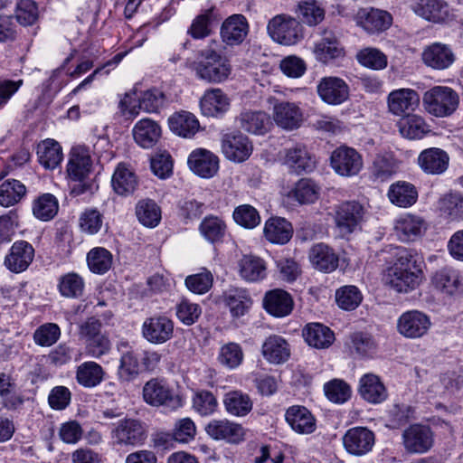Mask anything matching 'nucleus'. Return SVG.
<instances>
[{
	"label": "nucleus",
	"mask_w": 463,
	"mask_h": 463,
	"mask_svg": "<svg viewBox=\"0 0 463 463\" xmlns=\"http://www.w3.org/2000/svg\"><path fill=\"white\" fill-rule=\"evenodd\" d=\"M422 264L415 251L406 248L400 249L394 262L386 270V284L399 293L414 290L424 279Z\"/></svg>",
	"instance_id": "nucleus-1"
},
{
	"label": "nucleus",
	"mask_w": 463,
	"mask_h": 463,
	"mask_svg": "<svg viewBox=\"0 0 463 463\" xmlns=\"http://www.w3.org/2000/svg\"><path fill=\"white\" fill-rule=\"evenodd\" d=\"M194 70L200 79L217 83L225 80L232 71L229 61L212 46L200 52Z\"/></svg>",
	"instance_id": "nucleus-2"
},
{
	"label": "nucleus",
	"mask_w": 463,
	"mask_h": 463,
	"mask_svg": "<svg viewBox=\"0 0 463 463\" xmlns=\"http://www.w3.org/2000/svg\"><path fill=\"white\" fill-rule=\"evenodd\" d=\"M79 336L84 342L86 354L99 359L111 350L109 335L102 331L101 322L91 317L80 325Z\"/></svg>",
	"instance_id": "nucleus-3"
},
{
	"label": "nucleus",
	"mask_w": 463,
	"mask_h": 463,
	"mask_svg": "<svg viewBox=\"0 0 463 463\" xmlns=\"http://www.w3.org/2000/svg\"><path fill=\"white\" fill-rule=\"evenodd\" d=\"M422 102L425 110L430 115L445 118L456 111L459 104V97L449 87L435 86L424 93Z\"/></svg>",
	"instance_id": "nucleus-4"
},
{
	"label": "nucleus",
	"mask_w": 463,
	"mask_h": 463,
	"mask_svg": "<svg viewBox=\"0 0 463 463\" xmlns=\"http://www.w3.org/2000/svg\"><path fill=\"white\" fill-rule=\"evenodd\" d=\"M147 437L146 424L133 418L119 420L110 432L112 444L120 448L140 447L145 444Z\"/></svg>",
	"instance_id": "nucleus-5"
},
{
	"label": "nucleus",
	"mask_w": 463,
	"mask_h": 463,
	"mask_svg": "<svg viewBox=\"0 0 463 463\" xmlns=\"http://www.w3.org/2000/svg\"><path fill=\"white\" fill-rule=\"evenodd\" d=\"M364 214V206L355 201L344 202L335 206L334 222L339 235L345 238L361 230Z\"/></svg>",
	"instance_id": "nucleus-6"
},
{
	"label": "nucleus",
	"mask_w": 463,
	"mask_h": 463,
	"mask_svg": "<svg viewBox=\"0 0 463 463\" xmlns=\"http://www.w3.org/2000/svg\"><path fill=\"white\" fill-rule=\"evenodd\" d=\"M267 30L277 43L290 46L297 44L304 37L299 21L287 14H278L269 20Z\"/></svg>",
	"instance_id": "nucleus-7"
},
{
	"label": "nucleus",
	"mask_w": 463,
	"mask_h": 463,
	"mask_svg": "<svg viewBox=\"0 0 463 463\" xmlns=\"http://www.w3.org/2000/svg\"><path fill=\"white\" fill-rule=\"evenodd\" d=\"M143 399L151 406H165L175 410L183 406L182 398L177 395L169 384L158 378L147 381L143 386Z\"/></svg>",
	"instance_id": "nucleus-8"
},
{
	"label": "nucleus",
	"mask_w": 463,
	"mask_h": 463,
	"mask_svg": "<svg viewBox=\"0 0 463 463\" xmlns=\"http://www.w3.org/2000/svg\"><path fill=\"white\" fill-rule=\"evenodd\" d=\"M430 317L424 312L412 309L403 312L397 319V332L408 339H419L428 335Z\"/></svg>",
	"instance_id": "nucleus-9"
},
{
	"label": "nucleus",
	"mask_w": 463,
	"mask_h": 463,
	"mask_svg": "<svg viewBox=\"0 0 463 463\" xmlns=\"http://www.w3.org/2000/svg\"><path fill=\"white\" fill-rule=\"evenodd\" d=\"M330 165L337 175L352 177L360 173L364 162L362 156L354 148L342 146L332 152Z\"/></svg>",
	"instance_id": "nucleus-10"
},
{
	"label": "nucleus",
	"mask_w": 463,
	"mask_h": 463,
	"mask_svg": "<svg viewBox=\"0 0 463 463\" xmlns=\"http://www.w3.org/2000/svg\"><path fill=\"white\" fill-rule=\"evenodd\" d=\"M272 100H275L272 109V118L279 128L291 131L301 127L304 121V113L298 103L269 99L270 103Z\"/></svg>",
	"instance_id": "nucleus-11"
},
{
	"label": "nucleus",
	"mask_w": 463,
	"mask_h": 463,
	"mask_svg": "<svg viewBox=\"0 0 463 463\" xmlns=\"http://www.w3.org/2000/svg\"><path fill=\"white\" fill-rule=\"evenodd\" d=\"M420 98L418 91L410 88L392 90L386 99L388 112L395 117L407 115L420 106Z\"/></svg>",
	"instance_id": "nucleus-12"
},
{
	"label": "nucleus",
	"mask_w": 463,
	"mask_h": 463,
	"mask_svg": "<svg viewBox=\"0 0 463 463\" xmlns=\"http://www.w3.org/2000/svg\"><path fill=\"white\" fill-rule=\"evenodd\" d=\"M318 97L328 105H340L349 98V86L339 77H323L317 83Z\"/></svg>",
	"instance_id": "nucleus-13"
},
{
	"label": "nucleus",
	"mask_w": 463,
	"mask_h": 463,
	"mask_svg": "<svg viewBox=\"0 0 463 463\" xmlns=\"http://www.w3.org/2000/svg\"><path fill=\"white\" fill-rule=\"evenodd\" d=\"M222 150L227 159L241 163L250 156L253 145L247 136L239 131L232 132L223 136Z\"/></svg>",
	"instance_id": "nucleus-14"
},
{
	"label": "nucleus",
	"mask_w": 463,
	"mask_h": 463,
	"mask_svg": "<svg viewBox=\"0 0 463 463\" xmlns=\"http://www.w3.org/2000/svg\"><path fill=\"white\" fill-rule=\"evenodd\" d=\"M218 302L229 309L232 318L245 316L252 306V298L244 288L230 287L219 297Z\"/></svg>",
	"instance_id": "nucleus-15"
},
{
	"label": "nucleus",
	"mask_w": 463,
	"mask_h": 463,
	"mask_svg": "<svg viewBox=\"0 0 463 463\" xmlns=\"http://www.w3.org/2000/svg\"><path fill=\"white\" fill-rule=\"evenodd\" d=\"M374 442V433L365 427L351 428L343 437L345 449L354 456L367 454L372 450Z\"/></svg>",
	"instance_id": "nucleus-16"
},
{
	"label": "nucleus",
	"mask_w": 463,
	"mask_h": 463,
	"mask_svg": "<svg viewBox=\"0 0 463 463\" xmlns=\"http://www.w3.org/2000/svg\"><path fill=\"white\" fill-rule=\"evenodd\" d=\"M206 434L214 440H225L238 444L244 439V429L239 423L228 419H214L210 420L205 428Z\"/></svg>",
	"instance_id": "nucleus-17"
},
{
	"label": "nucleus",
	"mask_w": 463,
	"mask_h": 463,
	"mask_svg": "<svg viewBox=\"0 0 463 463\" xmlns=\"http://www.w3.org/2000/svg\"><path fill=\"white\" fill-rule=\"evenodd\" d=\"M403 445L409 453H425L433 445V434L429 426L413 424L402 434Z\"/></svg>",
	"instance_id": "nucleus-18"
},
{
	"label": "nucleus",
	"mask_w": 463,
	"mask_h": 463,
	"mask_svg": "<svg viewBox=\"0 0 463 463\" xmlns=\"http://www.w3.org/2000/svg\"><path fill=\"white\" fill-rule=\"evenodd\" d=\"M174 323L165 316L146 318L142 326L143 336L152 344H163L172 338Z\"/></svg>",
	"instance_id": "nucleus-19"
},
{
	"label": "nucleus",
	"mask_w": 463,
	"mask_h": 463,
	"mask_svg": "<svg viewBox=\"0 0 463 463\" xmlns=\"http://www.w3.org/2000/svg\"><path fill=\"white\" fill-rule=\"evenodd\" d=\"M354 19L357 25L370 33L385 31L392 23V17L388 12L374 8L359 9Z\"/></svg>",
	"instance_id": "nucleus-20"
},
{
	"label": "nucleus",
	"mask_w": 463,
	"mask_h": 463,
	"mask_svg": "<svg viewBox=\"0 0 463 463\" xmlns=\"http://www.w3.org/2000/svg\"><path fill=\"white\" fill-rule=\"evenodd\" d=\"M34 258V249L26 241H15L9 253L5 258V266L12 272L20 273L24 271Z\"/></svg>",
	"instance_id": "nucleus-21"
},
{
	"label": "nucleus",
	"mask_w": 463,
	"mask_h": 463,
	"mask_svg": "<svg viewBox=\"0 0 463 463\" xmlns=\"http://www.w3.org/2000/svg\"><path fill=\"white\" fill-rule=\"evenodd\" d=\"M91 167L92 160L89 149L82 146H74L67 164L68 176L73 181H83L89 176Z\"/></svg>",
	"instance_id": "nucleus-22"
},
{
	"label": "nucleus",
	"mask_w": 463,
	"mask_h": 463,
	"mask_svg": "<svg viewBox=\"0 0 463 463\" xmlns=\"http://www.w3.org/2000/svg\"><path fill=\"white\" fill-rule=\"evenodd\" d=\"M283 164L299 175L312 171L316 161L305 146L298 144L284 150Z\"/></svg>",
	"instance_id": "nucleus-23"
},
{
	"label": "nucleus",
	"mask_w": 463,
	"mask_h": 463,
	"mask_svg": "<svg viewBox=\"0 0 463 463\" xmlns=\"http://www.w3.org/2000/svg\"><path fill=\"white\" fill-rule=\"evenodd\" d=\"M411 9L417 15L433 23L445 22L450 17L449 6L444 0H416Z\"/></svg>",
	"instance_id": "nucleus-24"
},
{
	"label": "nucleus",
	"mask_w": 463,
	"mask_h": 463,
	"mask_svg": "<svg viewBox=\"0 0 463 463\" xmlns=\"http://www.w3.org/2000/svg\"><path fill=\"white\" fill-rule=\"evenodd\" d=\"M236 121L241 129L254 135H264L272 127L269 115L261 110H243Z\"/></svg>",
	"instance_id": "nucleus-25"
},
{
	"label": "nucleus",
	"mask_w": 463,
	"mask_h": 463,
	"mask_svg": "<svg viewBox=\"0 0 463 463\" xmlns=\"http://www.w3.org/2000/svg\"><path fill=\"white\" fill-rule=\"evenodd\" d=\"M249 33V24L242 14H232L222 24L221 37L227 45H239Z\"/></svg>",
	"instance_id": "nucleus-26"
},
{
	"label": "nucleus",
	"mask_w": 463,
	"mask_h": 463,
	"mask_svg": "<svg viewBox=\"0 0 463 463\" xmlns=\"http://www.w3.org/2000/svg\"><path fill=\"white\" fill-rule=\"evenodd\" d=\"M190 169L197 175L203 178L213 176L219 168V159L212 152L206 149H196L188 157Z\"/></svg>",
	"instance_id": "nucleus-27"
},
{
	"label": "nucleus",
	"mask_w": 463,
	"mask_h": 463,
	"mask_svg": "<svg viewBox=\"0 0 463 463\" xmlns=\"http://www.w3.org/2000/svg\"><path fill=\"white\" fill-rule=\"evenodd\" d=\"M314 53L317 60L322 63H328L345 55L344 47L335 35L329 31H325L321 40L315 44Z\"/></svg>",
	"instance_id": "nucleus-28"
},
{
	"label": "nucleus",
	"mask_w": 463,
	"mask_h": 463,
	"mask_svg": "<svg viewBox=\"0 0 463 463\" xmlns=\"http://www.w3.org/2000/svg\"><path fill=\"white\" fill-rule=\"evenodd\" d=\"M427 229L426 222L420 216L405 213L394 222V230L402 241H414L421 236Z\"/></svg>",
	"instance_id": "nucleus-29"
},
{
	"label": "nucleus",
	"mask_w": 463,
	"mask_h": 463,
	"mask_svg": "<svg viewBox=\"0 0 463 463\" xmlns=\"http://www.w3.org/2000/svg\"><path fill=\"white\" fill-rule=\"evenodd\" d=\"M312 266L319 271L329 273L338 267L339 258L327 244L323 242L313 245L308 253Z\"/></svg>",
	"instance_id": "nucleus-30"
},
{
	"label": "nucleus",
	"mask_w": 463,
	"mask_h": 463,
	"mask_svg": "<svg viewBox=\"0 0 463 463\" xmlns=\"http://www.w3.org/2000/svg\"><path fill=\"white\" fill-rule=\"evenodd\" d=\"M449 155L442 149L430 147L421 151L418 156V165L420 169L430 175H439L449 166Z\"/></svg>",
	"instance_id": "nucleus-31"
},
{
	"label": "nucleus",
	"mask_w": 463,
	"mask_h": 463,
	"mask_svg": "<svg viewBox=\"0 0 463 463\" xmlns=\"http://www.w3.org/2000/svg\"><path fill=\"white\" fill-rule=\"evenodd\" d=\"M287 422L298 433L310 434L316 430V419L306 407L294 405L286 411Z\"/></svg>",
	"instance_id": "nucleus-32"
},
{
	"label": "nucleus",
	"mask_w": 463,
	"mask_h": 463,
	"mask_svg": "<svg viewBox=\"0 0 463 463\" xmlns=\"http://www.w3.org/2000/svg\"><path fill=\"white\" fill-rule=\"evenodd\" d=\"M400 134L411 140L421 139L430 132V127L425 118L414 113L401 117L397 123Z\"/></svg>",
	"instance_id": "nucleus-33"
},
{
	"label": "nucleus",
	"mask_w": 463,
	"mask_h": 463,
	"mask_svg": "<svg viewBox=\"0 0 463 463\" xmlns=\"http://www.w3.org/2000/svg\"><path fill=\"white\" fill-rule=\"evenodd\" d=\"M387 196L393 205L409 208L416 203L419 193L413 184L406 181H397L389 186Z\"/></svg>",
	"instance_id": "nucleus-34"
},
{
	"label": "nucleus",
	"mask_w": 463,
	"mask_h": 463,
	"mask_svg": "<svg viewBox=\"0 0 463 463\" xmlns=\"http://www.w3.org/2000/svg\"><path fill=\"white\" fill-rule=\"evenodd\" d=\"M454 59L451 49L448 45L439 43L428 46L422 52L424 63L435 70L449 68L453 63Z\"/></svg>",
	"instance_id": "nucleus-35"
},
{
	"label": "nucleus",
	"mask_w": 463,
	"mask_h": 463,
	"mask_svg": "<svg viewBox=\"0 0 463 463\" xmlns=\"http://www.w3.org/2000/svg\"><path fill=\"white\" fill-rule=\"evenodd\" d=\"M201 110L207 117H218L230 108V99L221 89H211L200 100Z\"/></svg>",
	"instance_id": "nucleus-36"
},
{
	"label": "nucleus",
	"mask_w": 463,
	"mask_h": 463,
	"mask_svg": "<svg viewBox=\"0 0 463 463\" xmlns=\"http://www.w3.org/2000/svg\"><path fill=\"white\" fill-rule=\"evenodd\" d=\"M263 232L270 243L284 245L292 238L293 227L285 218L271 217L266 221Z\"/></svg>",
	"instance_id": "nucleus-37"
},
{
	"label": "nucleus",
	"mask_w": 463,
	"mask_h": 463,
	"mask_svg": "<svg viewBox=\"0 0 463 463\" xmlns=\"http://www.w3.org/2000/svg\"><path fill=\"white\" fill-rule=\"evenodd\" d=\"M263 306L268 313L274 317H283L293 309L290 295L282 289H273L266 293Z\"/></svg>",
	"instance_id": "nucleus-38"
},
{
	"label": "nucleus",
	"mask_w": 463,
	"mask_h": 463,
	"mask_svg": "<svg viewBox=\"0 0 463 463\" xmlns=\"http://www.w3.org/2000/svg\"><path fill=\"white\" fill-rule=\"evenodd\" d=\"M359 393L371 403H381L387 398V391L379 376L373 373L363 375L359 381Z\"/></svg>",
	"instance_id": "nucleus-39"
},
{
	"label": "nucleus",
	"mask_w": 463,
	"mask_h": 463,
	"mask_svg": "<svg viewBox=\"0 0 463 463\" xmlns=\"http://www.w3.org/2000/svg\"><path fill=\"white\" fill-rule=\"evenodd\" d=\"M133 137L137 145L144 148L154 146L161 136V128L150 118H143L133 128Z\"/></svg>",
	"instance_id": "nucleus-40"
},
{
	"label": "nucleus",
	"mask_w": 463,
	"mask_h": 463,
	"mask_svg": "<svg viewBox=\"0 0 463 463\" xmlns=\"http://www.w3.org/2000/svg\"><path fill=\"white\" fill-rule=\"evenodd\" d=\"M261 351L264 358L275 364L285 363L290 356L289 345L277 335H270L265 340Z\"/></svg>",
	"instance_id": "nucleus-41"
},
{
	"label": "nucleus",
	"mask_w": 463,
	"mask_h": 463,
	"mask_svg": "<svg viewBox=\"0 0 463 463\" xmlns=\"http://www.w3.org/2000/svg\"><path fill=\"white\" fill-rule=\"evenodd\" d=\"M266 263L260 257L244 255L238 261L240 277L248 282H257L266 278Z\"/></svg>",
	"instance_id": "nucleus-42"
},
{
	"label": "nucleus",
	"mask_w": 463,
	"mask_h": 463,
	"mask_svg": "<svg viewBox=\"0 0 463 463\" xmlns=\"http://www.w3.org/2000/svg\"><path fill=\"white\" fill-rule=\"evenodd\" d=\"M303 336L310 346L317 349L328 348L335 340L334 332L320 323L307 324L303 329Z\"/></svg>",
	"instance_id": "nucleus-43"
},
{
	"label": "nucleus",
	"mask_w": 463,
	"mask_h": 463,
	"mask_svg": "<svg viewBox=\"0 0 463 463\" xmlns=\"http://www.w3.org/2000/svg\"><path fill=\"white\" fill-rule=\"evenodd\" d=\"M171 131L183 137H192L199 130L200 125L196 117L191 112L180 111L168 119Z\"/></svg>",
	"instance_id": "nucleus-44"
},
{
	"label": "nucleus",
	"mask_w": 463,
	"mask_h": 463,
	"mask_svg": "<svg viewBox=\"0 0 463 463\" xmlns=\"http://www.w3.org/2000/svg\"><path fill=\"white\" fill-rule=\"evenodd\" d=\"M105 375L103 367L94 361L84 362L76 369L77 383L85 388L98 386L103 382Z\"/></svg>",
	"instance_id": "nucleus-45"
},
{
	"label": "nucleus",
	"mask_w": 463,
	"mask_h": 463,
	"mask_svg": "<svg viewBox=\"0 0 463 463\" xmlns=\"http://www.w3.org/2000/svg\"><path fill=\"white\" fill-rule=\"evenodd\" d=\"M223 404L226 411L236 417L246 416L252 410V401L241 391H230L224 394Z\"/></svg>",
	"instance_id": "nucleus-46"
},
{
	"label": "nucleus",
	"mask_w": 463,
	"mask_h": 463,
	"mask_svg": "<svg viewBox=\"0 0 463 463\" xmlns=\"http://www.w3.org/2000/svg\"><path fill=\"white\" fill-rule=\"evenodd\" d=\"M111 184L118 194L128 195L136 190L137 179L135 173L126 165L119 164L112 175Z\"/></svg>",
	"instance_id": "nucleus-47"
},
{
	"label": "nucleus",
	"mask_w": 463,
	"mask_h": 463,
	"mask_svg": "<svg viewBox=\"0 0 463 463\" xmlns=\"http://www.w3.org/2000/svg\"><path fill=\"white\" fill-rule=\"evenodd\" d=\"M320 187L309 178H301L289 191L288 197L299 204L315 203L319 196Z\"/></svg>",
	"instance_id": "nucleus-48"
},
{
	"label": "nucleus",
	"mask_w": 463,
	"mask_h": 463,
	"mask_svg": "<svg viewBox=\"0 0 463 463\" xmlns=\"http://www.w3.org/2000/svg\"><path fill=\"white\" fill-rule=\"evenodd\" d=\"M37 156L43 166L53 169L60 165L62 159V150L57 141L45 139L38 145Z\"/></svg>",
	"instance_id": "nucleus-49"
},
{
	"label": "nucleus",
	"mask_w": 463,
	"mask_h": 463,
	"mask_svg": "<svg viewBox=\"0 0 463 463\" xmlns=\"http://www.w3.org/2000/svg\"><path fill=\"white\" fill-rule=\"evenodd\" d=\"M139 354L132 349L122 352L118 375L122 382H131L137 377L140 373Z\"/></svg>",
	"instance_id": "nucleus-50"
},
{
	"label": "nucleus",
	"mask_w": 463,
	"mask_h": 463,
	"mask_svg": "<svg viewBox=\"0 0 463 463\" xmlns=\"http://www.w3.org/2000/svg\"><path fill=\"white\" fill-rule=\"evenodd\" d=\"M432 284L438 290L447 295L458 293L462 287L458 272L449 269L437 271L432 277Z\"/></svg>",
	"instance_id": "nucleus-51"
},
{
	"label": "nucleus",
	"mask_w": 463,
	"mask_h": 463,
	"mask_svg": "<svg viewBox=\"0 0 463 463\" xmlns=\"http://www.w3.org/2000/svg\"><path fill=\"white\" fill-rule=\"evenodd\" d=\"M298 17L309 26H315L325 18V9L317 0L298 2L296 9Z\"/></svg>",
	"instance_id": "nucleus-52"
},
{
	"label": "nucleus",
	"mask_w": 463,
	"mask_h": 463,
	"mask_svg": "<svg viewBox=\"0 0 463 463\" xmlns=\"http://www.w3.org/2000/svg\"><path fill=\"white\" fill-rule=\"evenodd\" d=\"M346 345L352 352L361 357L372 356L377 350V344L373 337L363 332L351 334Z\"/></svg>",
	"instance_id": "nucleus-53"
},
{
	"label": "nucleus",
	"mask_w": 463,
	"mask_h": 463,
	"mask_svg": "<svg viewBox=\"0 0 463 463\" xmlns=\"http://www.w3.org/2000/svg\"><path fill=\"white\" fill-rule=\"evenodd\" d=\"M138 101L142 110L153 113L168 104L171 99L160 89L152 88L143 91L138 97Z\"/></svg>",
	"instance_id": "nucleus-54"
},
{
	"label": "nucleus",
	"mask_w": 463,
	"mask_h": 463,
	"mask_svg": "<svg viewBox=\"0 0 463 463\" xmlns=\"http://www.w3.org/2000/svg\"><path fill=\"white\" fill-rule=\"evenodd\" d=\"M26 194V187L20 181L10 179L0 185V205L5 207L17 203Z\"/></svg>",
	"instance_id": "nucleus-55"
},
{
	"label": "nucleus",
	"mask_w": 463,
	"mask_h": 463,
	"mask_svg": "<svg viewBox=\"0 0 463 463\" xmlns=\"http://www.w3.org/2000/svg\"><path fill=\"white\" fill-rule=\"evenodd\" d=\"M59 204L56 197L51 194H43L33 201V213L41 221H50L58 213Z\"/></svg>",
	"instance_id": "nucleus-56"
},
{
	"label": "nucleus",
	"mask_w": 463,
	"mask_h": 463,
	"mask_svg": "<svg viewBox=\"0 0 463 463\" xmlns=\"http://www.w3.org/2000/svg\"><path fill=\"white\" fill-rule=\"evenodd\" d=\"M201 234L212 243L221 241L226 232L225 222L217 216H206L199 226Z\"/></svg>",
	"instance_id": "nucleus-57"
},
{
	"label": "nucleus",
	"mask_w": 463,
	"mask_h": 463,
	"mask_svg": "<svg viewBox=\"0 0 463 463\" xmlns=\"http://www.w3.org/2000/svg\"><path fill=\"white\" fill-rule=\"evenodd\" d=\"M355 58L360 65L374 71L383 70L388 64L387 56L379 49L373 47L360 50Z\"/></svg>",
	"instance_id": "nucleus-58"
},
{
	"label": "nucleus",
	"mask_w": 463,
	"mask_h": 463,
	"mask_svg": "<svg viewBox=\"0 0 463 463\" xmlns=\"http://www.w3.org/2000/svg\"><path fill=\"white\" fill-rule=\"evenodd\" d=\"M397 169V161L391 154H379L373 160L372 174L375 179L383 182L392 177Z\"/></svg>",
	"instance_id": "nucleus-59"
},
{
	"label": "nucleus",
	"mask_w": 463,
	"mask_h": 463,
	"mask_svg": "<svg viewBox=\"0 0 463 463\" xmlns=\"http://www.w3.org/2000/svg\"><path fill=\"white\" fill-rule=\"evenodd\" d=\"M83 279L75 272H69L59 279L58 288L65 298H80L84 290Z\"/></svg>",
	"instance_id": "nucleus-60"
},
{
	"label": "nucleus",
	"mask_w": 463,
	"mask_h": 463,
	"mask_svg": "<svg viewBox=\"0 0 463 463\" xmlns=\"http://www.w3.org/2000/svg\"><path fill=\"white\" fill-rule=\"evenodd\" d=\"M87 262L93 273L104 274L112 266V254L105 248L97 247L89 251Z\"/></svg>",
	"instance_id": "nucleus-61"
},
{
	"label": "nucleus",
	"mask_w": 463,
	"mask_h": 463,
	"mask_svg": "<svg viewBox=\"0 0 463 463\" xmlns=\"http://www.w3.org/2000/svg\"><path fill=\"white\" fill-rule=\"evenodd\" d=\"M193 409L201 416L206 417L217 411L218 401L215 395L207 390H200L194 392Z\"/></svg>",
	"instance_id": "nucleus-62"
},
{
	"label": "nucleus",
	"mask_w": 463,
	"mask_h": 463,
	"mask_svg": "<svg viewBox=\"0 0 463 463\" xmlns=\"http://www.w3.org/2000/svg\"><path fill=\"white\" fill-rule=\"evenodd\" d=\"M139 222L147 227L156 226L161 220V211L158 205L150 199L140 201L136 208Z\"/></svg>",
	"instance_id": "nucleus-63"
},
{
	"label": "nucleus",
	"mask_w": 463,
	"mask_h": 463,
	"mask_svg": "<svg viewBox=\"0 0 463 463\" xmlns=\"http://www.w3.org/2000/svg\"><path fill=\"white\" fill-rule=\"evenodd\" d=\"M439 209L442 213L451 220L463 218V196L459 194H446L439 201Z\"/></svg>",
	"instance_id": "nucleus-64"
}]
</instances>
